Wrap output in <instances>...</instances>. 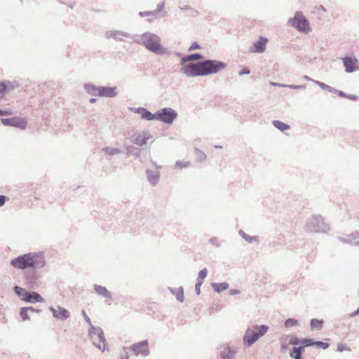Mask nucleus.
<instances>
[{
  "label": "nucleus",
  "mask_w": 359,
  "mask_h": 359,
  "mask_svg": "<svg viewBox=\"0 0 359 359\" xmlns=\"http://www.w3.org/2000/svg\"><path fill=\"white\" fill-rule=\"evenodd\" d=\"M81 314L83 316L86 323L90 325V328L91 325H93L92 324V322H91L90 318L88 316V315L86 314V313L84 310L81 311Z\"/></svg>",
  "instance_id": "49"
},
{
  "label": "nucleus",
  "mask_w": 359,
  "mask_h": 359,
  "mask_svg": "<svg viewBox=\"0 0 359 359\" xmlns=\"http://www.w3.org/2000/svg\"><path fill=\"white\" fill-rule=\"evenodd\" d=\"M196 49H201V46L197 42H194L189 48V51H192Z\"/></svg>",
  "instance_id": "54"
},
{
  "label": "nucleus",
  "mask_w": 359,
  "mask_h": 359,
  "mask_svg": "<svg viewBox=\"0 0 359 359\" xmlns=\"http://www.w3.org/2000/svg\"><path fill=\"white\" fill-rule=\"evenodd\" d=\"M134 43L144 46L148 51L156 55L161 46V37L153 32H146L140 35H133Z\"/></svg>",
  "instance_id": "3"
},
{
  "label": "nucleus",
  "mask_w": 359,
  "mask_h": 359,
  "mask_svg": "<svg viewBox=\"0 0 359 359\" xmlns=\"http://www.w3.org/2000/svg\"><path fill=\"white\" fill-rule=\"evenodd\" d=\"M7 200L8 197L4 195H0V207L3 206Z\"/></svg>",
  "instance_id": "57"
},
{
  "label": "nucleus",
  "mask_w": 359,
  "mask_h": 359,
  "mask_svg": "<svg viewBox=\"0 0 359 359\" xmlns=\"http://www.w3.org/2000/svg\"><path fill=\"white\" fill-rule=\"evenodd\" d=\"M240 293V290L237 289H232L229 290V294L230 295H236Z\"/></svg>",
  "instance_id": "60"
},
{
  "label": "nucleus",
  "mask_w": 359,
  "mask_h": 359,
  "mask_svg": "<svg viewBox=\"0 0 359 359\" xmlns=\"http://www.w3.org/2000/svg\"><path fill=\"white\" fill-rule=\"evenodd\" d=\"M152 137L148 130L136 132L129 137V140L137 146H144Z\"/></svg>",
  "instance_id": "9"
},
{
  "label": "nucleus",
  "mask_w": 359,
  "mask_h": 359,
  "mask_svg": "<svg viewBox=\"0 0 359 359\" xmlns=\"http://www.w3.org/2000/svg\"><path fill=\"white\" fill-rule=\"evenodd\" d=\"M298 325H299L298 321L296 319H294V318H288L285 322V326L287 328H290V327H292L293 326H297Z\"/></svg>",
  "instance_id": "38"
},
{
  "label": "nucleus",
  "mask_w": 359,
  "mask_h": 359,
  "mask_svg": "<svg viewBox=\"0 0 359 359\" xmlns=\"http://www.w3.org/2000/svg\"><path fill=\"white\" fill-rule=\"evenodd\" d=\"M358 315H359V311H358V310L356 309L355 311L350 314V316L353 318L357 316Z\"/></svg>",
  "instance_id": "64"
},
{
  "label": "nucleus",
  "mask_w": 359,
  "mask_h": 359,
  "mask_svg": "<svg viewBox=\"0 0 359 359\" xmlns=\"http://www.w3.org/2000/svg\"><path fill=\"white\" fill-rule=\"evenodd\" d=\"M168 290L171 292V294L175 296L176 299L180 302H183L184 299V288L180 286L178 288L168 287Z\"/></svg>",
  "instance_id": "24"
},
{
  "label": "nucleus",
  "mask_w": 359,
  "mask_h": 359,
  "mask_svg": "<svg viewBox=\"0 0 359 359\" xmlns=\"http://www.w3.org/2000/svg\"><path fill=\"white\" fill-rule=\"evenodd\" d=\"M313 82L316 83L318 86H320L323 90H327L330 88V86L325 84V83L318 81H313Z\"/></svg>",
  "instance_id": "51"
},
{
  "label": "nucleus",
  "mask_w": 359,
  "mask_h": 359,
  "mask_svg": "<svg viewBox=\"0 0 359 359\" xmlns=\"http://www.w3.org/2000/svg\"><path fill=\"white\" fill-rule=\"evenodd\" d=\"M269 329V326L266 325H252L248 326L243 338L245 346L250 347L262 337L265 335Z\"/></svg>",
  "instance_id": "4"
},
{
  "label": "nucleus",
  "mask_w": 359,
  "mask_h": 359,
  "mask_svg": "<svg viewBox=\"0 0 359 359\" xmlns=\"http://www.w3.org/2000/svg\"><path fill=\"white\" fill-rule=\"evenodd\" d=\"M348 99L351 100H358V96L357 95H351V94H347V97Z\"/></svg>",
  "instance_id": "61"
},
{
  "label": "nucleus",
  "mask_w": 359,
  "mask_h": 359,
  "mask_svg": "<svg viewBox=\"0 0 359 359\" xmlns=\"http://www.w3.org/2000/svg\"><path fill=\"white\" fill-rule=\"evenodd\" d=\"M13 114V111L11 109L4 110L0 109V116H10Z\"/></svg>",
  "instance_id": "53"
},
{
  "label": "nucleus",
  "mask_w": 359,
  "mask_h": 359,
  "mask_svg": "<svg viewBox=\"0 0 359 359\" xmlns=\"http://www.w3.org/2000/svg\"><path fill=\"white\" fill-rule=\"evenodd\" d=\"M250 69L247 67L243 68L241 71L239 72L238 75L243 76V75H247L250 74Z\"/></svg>",
  "instance_id": "56"
},
{
  "label": "nucleus",
  "mask_w": 359,
  "mask_h": 359,
  "mask_svg": "<svg viewBox=\"0 0 359 359\" xmlns=\"http://www.w3.org/2000/svg\"><path fill=\"white\" fill-rule=\"evenodd\" d=\"M194 154H195L197 161H199V162L204 161L207 158L206 154L203 151H201L197 148H196L194 149Z\"/></svg>",
  "instance_id": "35"
},
{
  "label": "nucleus",
  "mask_w": 359,
  "mask_h": 359,
  "mask_svg": "<svg viewBox=\"0 0 359 359\" xmlns=\"http://www.w3.org/2000/svg\"><path fill=\"white\" fill-rule=\"evenodd\" d=\"M238 233L242 237V238H243L245 241H247L249 243H255V242L257 243V242L259 241V237L258 236H249L247 233H245L241 229H240L238 231Z\"/></svg>",
  "instance_id": "29"
},
{
  "label": "nucleus",
  "mask_w": 359,
  "mask_h": 359,
  "mask_svg": "<svg viewBox=\"0 0 359 359\" xmlns=\"http://www.w3.org/2000/svg\"><path fill=\"white\" fill-rule=\"evenodd\" d=\"M226 63L217 60L205 59L191 62L181 68L180 71L187 77L205 76L215 74L226 67Z\"/></svg>",
  "instance_id": "1"
},
{
  "label": "nucleus",
  "mask_w": 359,
  "mask_h": 359,
  "mask_svg": "<svg viewBox=\"0 0 359 359\" xmlns=\"http://www.w3.org/2000/svg\"><path fill=\"white\" fill-rule=\"evenodd\" d=\"M270 85L272 86L285 88V84H282V83H276V82H273V81L270 82Z\"/></svg>",
  "instance_id": "58"
},
{
  "label": "nucleus",
  "mask_w": 359,
  "mask_h": 359,
  "mask_svg": "<svg viewBox=\"0 0 359 359\" xmlns=\"http://www.w3.org/2000/svg\"><path fill=\"white\" fill-rule=\"evenodd\" d=\"M203 57H204V56L201 53H199L187 55L183 56L180 59V65H182L183 67L187 65L188 64H187V63H188L189 62L202 60V59H203Z\"/></svg>",
  "instance_id": "21"
},
{
  "label": "nucleus",
  "mask_w": 359,
  "mask_h": 359,
  "mask_svg": "<svg viewBox=\"0 0 359 359\" xmlns=\"http://www.w3.org/2000/svg\"><path fill=\"white\" fill-rule=\"evenodd\" d=\"M45 299L42 297V296L36 292H29L27 291L26 296L24 299V302L31 303V304H36L38 302L42 303L44 302Z\"/></svg>",
  "instance_id": "19"
},
{
  "label": "nucleus",
  "mask_w": 359,
  "mask_h": 359,
  "mask_svg": "<svg viewBox=\"0 0 359 359\" xmlns=\"http://www.w3.org/2000/svg\"><path fill=\"white\" fill-rule=\"evenodd\" d=\"M191 165L190 161H177L174 165V169L182 170Z\"/></svg>",
  "instance_id": "33"
},
{
  "label": "nucleus",
  "mask_w": 359,
  "mask_h": 359,
  "mask_svg": "<svg viewBox=\"0 0 359 359\" xmlns=\"http://www.w3.org/2000/svg\"><path fill=\"white\" fill-rule=\"evenodd\" d=\"M315 346H316L319 348H321L323 349H327L329 347L330 344L327 342L316 341Z\"/></svg>",
  "instance_id": "43"
},
{
  "label": "nucleus",
  "mask_w": 359,
  "mask_h": 359,
  "mask_svg": "<svg viewBox=\"0 0 359 359\" xmlns=\"http://www.w3.org/2000/svg\"><path fill=\"white\" fill-rule=\"evenodd\" d=\"M203 283L196 281V285H195V290L198 295L201 293V286L202 285Z\"/></svg>",
  "instance_id": "55"
},
{
  "label": "nucleus",
  "mask_w": 359,
  "mask_h": 359,
  "mask_svg": "<svg viewBox=\"0 0 359 359\" xmlns=\"http://www.w3.org/2000/svg\"><path fill=\"white\" fill-rule=\"evenodd\" d=\"M88 335L94 346L102 351L105 350L107 341L101 327L91 325L88 331Z\"/></svg>",
  "instance_id": "7"
},
{
  "label": "nucleus",
  "mask_w": 359,
  "mask_h": 359,
  "mask_svg": "<svg viewBox=\"0 0 359 359\" xmlns=\"http://www.w3.org/2000/svg\"><path fill=\"white\" fill-rule=\"evenodd\" d=\"M43 252H33L20 255L11 262V264L18 269H38L46 266Z\"/></svg>",
  "instance_id": "2"
},
{
  "label": "nucleus",
  "mask_w": 359,
  "mask_h": 359,
  "mask_svg": "<svg viewBox=\"0 0 359 359\" xmlns=\"http://www.w3.org/2000/svg\"><path fill=\"white\" fill-rule=\"evenodd\" d=\"M13 290L15 293L22 300L24 301V299L26 296L27 290H26L25 288L21 287L20 286L15 285L13 287Z\"/></svg>",
  "instance_id": "32"
},
{
  "label": "nucleus",
  "mask_w": 359,
  "mask_h": 359,
  "mask_svg": "<svg viewBox=\"0 0 359 359\" xmlns=\"http://www.w3.org/2000/svg\"><path fill=\"white\" fill-rule=\"evenodd\" d=\"M177 117V112L170 107H165L156 111V120L164 123L172 124Z\"/></svg>",
  "instance_id": "8"
},
{
  "label": "nucleus",
  "mask_w": 359,
  "mask_h": 359,
  "mask_svg": "<svg viewBox=\"0 0 359 359\" xmlns=\"http://www.w3.org/2000/svg\"><path fill=\"white\" fill-rule=\"evenodd\" d=\"M84 89L89 95L98 96V90H100V86H97L92 83H86L84 85Z\"/></svg>",
  "instance_id": "26"
},
{
  "label": "nucleus",
  "mask_w": 359,
  "mask_h": 359,
  "mask_svg": "<svg viewBox=\"0 0 359 359\" xmlns=\"http://www.w3.org/2000/svg\"><path fill=\"white\" fill-rule=\"evenodd\" d=\"M116 87L100 86L99 97H114L117 95Z\"/></svg>",
  "instance_id": "20"
},
{
  "label": "nucleus",
  "mask_w": 359,
  "mask_h": 359,
  "mask_svg": "<svg viewBox=\"0 0 359 359\" xmlns=\"http://www.w3.org/2000/svg\"><path fill=\"white\" fill-rule=\"evenodd\" d=\"M338 239L344 243L359 245V231H354L346 236H340Z\"/></svg>",
  "instance_id": "18"
},
{
  "label": "nucleus",
  "mask_w": 359,
  "mask_h": 359,
  "mask_svg": "<svg viewBox=\"0 0 359 359\" xmlns=\"http://www.w3.org/2000/svg\"><path fill=\"white\" fill-rule=\"evenodd\" d=\"M285 88H289L290 89H304L306 88L305 85H290V84H285Z\"/></svg>",
  "instance_id": "45"
},
{
  "label": "nucleus",
  "mask_w": 359,
  "mask_h": 359,
  "mask_svg": "<svg viewBox=\"0 0 359 359\" xmlns=\"http://www.w3.org/2000/svg\"><path fill=\"white\" fill-rule=\"evenodd\" d=\"M146 174L149 182L152 185L155 186L158 184L160 178V173L158 171H152L150 170H146Z\"/></svg>",
  "instance_id": "22"
},
{
  "label": "nucleus",
  "mask_w": 359,
  "mask_h": 359,
  "mask_svg": "<svg viewBox=\"0 0 359 359\" xmlns=\"http://www.w3.org/2000/svg\"><path fill=\"white\" fill-rule=\"evenodd\" d=\"M4 82L6 83L8 90H14L19 86V83L16 81H5Z\"/></svg>",
  "instance_id": "39"
},
{
  "label": "nucleus",
  "mask_w": 359,
  "mask_h": 359,
  "mask_svg": "<svg viewBox=\"0 0 359 359\" xmlns=\"http://www.w3.org/2000/svg\"><path fill=\"white\" fill-rule=\"evenodd\" d=\"M236 354V351L230 347H226L220 352L222 359H234Z\"/></svg>",
  "instance_id": "25"
},
{
  "label": "nucleus",
  "mask_w": 359,
  "mask_h": 359,
  "mask_svg": "<svg viewBox=\"0 0 359 359\" xmlns=\"http://www.w3.org/2000/svg\"><path fill=\"white\" fill-rule=\"evenodd\" d=\"M139 14L141 17H146V16L154 17L156 15L155 12H154V11L140 12Z\"/></svg>",
  "instance_id": "47"
},
{
  "label": "nucleus",
  "mask_w": 359,
  "mask_h": 359,
  "mask_svg": "<svg viewBox=\"0 0 359 359\" xmlns=\"http://www.w3.org/2000/svg\"><path fill=\"white\" fill-rule=\"evenodd\" d=\"M300 343H302V340L296 337H292L289 341V344L292 345H299Z\"/></svg>",
  "instance_id": "48"
},
{
  "label": "nucleus",
  "mask_w": 359,
  "mask_h": 359,
  "mask_svg": "<svg viewBox=\"0 0 359 359\" xmlns=\"http://www.w3.org/2000/svg\"><path fill=\"white\" fill-rule=\"evenodd\" d=\"M304 231L309 233H327L329 231V226L322 216L313 215L306 220Z\"/></svg>",
  "instance_id": "5"
},
{
  "label": "nucleus",
  "mask_w": 359,
  "mask_h": 359,
  "mask_svg": "<svg viewBox=\"0 0 359 359\" xmlns=\"http://www.w3.org/2000/svg\"><path fill=\"white\" fill-rule=\"evenodd\" d=\"M323 320H318L316 318H313L311 320V327L312 330H321L323 327Z\"/></svg>",
  "instance_id": "34"
},
{
  "label": "nucleus",
  "mask_w": 359,
  "mask_h": 359,
  "mask_svg": "<svg viewBox=\"0 0 359 359\" xmlns=\"http://www.w3.org/2000/svg\"><path fill=\"white\" fill-rule=\"evenodd\" d=\"M208 275V270L206 268L203 269L198 273L197 281L203 283L204 279L206 278Z\"/></svg>",
  "instance_id": "36"
},
{
  "label": "nucleus",
  "mask_w": 359,
  "mask_h": 359,
  "mask_svg": "<svg viewBox=\"0 0 359 359\" xmlns=\"http://www.w3.org/2000/svg\"><path fill=\"white\" fill-rule=\"evenodd\" d=\"M36 270L31 269L25 273V283L29 289H34L38 284L39 275Z\"/></svg>",
  "instance_id": "13"
},
{
  "label": "nucleus",
  "mask_w": 359,
  "mask_h": 359,
  "mask_svg": "<svg viewBox=\"0 0 359 359\" xmlns=\"http://www.w3.org/2000/svg\"><path fill=\"white\" fill-rule=\"evenodd\" d=\"M49 310L52 312L53 317L57 319L64 320L69 317V312L60 306H57L56 308L50 306Z\"/></svg>",
  "instance_id": "17"
},
{
  "label": "nucleus",
  "mask_w": 359,
  "mask_h": 359,
  "mask_svg": "<svg viewBox=\"0 0 359 359\" xmlns=\"http://www.w3.org/2000/svg\"><path fill=\"white\" fill-rule=\"evenodd\" d=\"M287 24L299 32L306 34L311 30L309 22L302 11H297L294 16L288 20Z\"/></svg>",
  "instance_id": "6"
},
{
  "label": "nucleus",
  "mask_w": 359,
  "mask_h": 359,
  "mask_svg": "<svg viewBox=\"0 0 359 359\" xmlns=\"http://www.w3.org/2000/svg\"><path fill=\"white\" fill-rule=\"evenodd\" d=\"M102 151L109 156L118 155L122 153V151L120 149L111 147H103L102 149Z\"/></svg>",
  "instance_id": "30"
},
{
  "label": "nucleus",
  "mask_w": 359,
  "mask_h": 359,
  "mask_svg": "<svg viewBox=\"0 0 359 359\" xmlns=\"http://www.w3.org/2000/svg\"><path fill=\"white\" fill-rule=\"evenodd\" d=\"M0 120L1 123L4 126H13L21 130L25 129L27 126V122L25 120L18 116L11 118H2Z\"/></svg>",
  "instance_id": "10"
},
{
  "label": "nucleus",
  "mask_w": 359,
  "mask_h": 359,
  "mask_svg": "<svg viewBox=\"0 0 359 359\" xmlns=\"http://www.w3.org/2000/svg\"><path fill=\"white\" fill-rule=\"evenodd\" d=\"M164 6H165L164 2H161V3L158 4L157 6V8L155 11H154V12H155V15L163 11V9L164 8Z\"/></svg>",
  "instance_id": "52"
},
{
  "label": "nucleus",
  "mask_w": 359,
  "mask_h": 359,
  "mask_svg": "<svg viewBox=\"0 0 359 359\" xmlns=\"http://www.w3.org/2000/svg\"><path fill=\"white\" fill-rule=\"evenodd\" d=\"M211 286L213 287L214 290L217 292L220 293L222 291H224L227 290L229 287V285L226 282L223 283H212Z\"/></svg>",
  "instance_id": "27"
},
{
  "label": "nucleus",
  "mask_w": 359,
  "mask_h": 359,
  "mask_svg": "<svg viewBox=\"0 0 359 359\" xmlns=\"http://www.w3.org/2000/svg\"><path fill=\"white\" fill-rule=\"evenodd\" d=\"M180 9H181V10H188V11H191V12H193L196 15H200L199 12H198L197 10H196V9L193 8L192 7H191V6H189V5H185V6H183V7H180Z\"/></svg>",
  "instance_id": "44"
},
{
  "label": "nucleus",
  "mask_w": 359,
  "mask_h": 359,
  "mask_svg": "<svg viewBox=\"0 0 359 359\" xmlns=\"http://www.w3.org/2000/svg\"><path fill=\"white\" fill-rule=\"evenodd\" d=\"M315 341L311 339L305 338L302 339V344L304 345L303 346H315Z\"/></svg>",
  "instance_id": "42"
},
{
  "label": "nucleus",
  "mask_w": 359,
  "mask_h": 359,
  "mask_svg": "<svg viewBox=\"0 0 359 359\" xmlns=\"http://www.w3.org/2000/svg\"><path fill=\"white\" fill-rule=\"evenodd\" d=\"M337 94L339 96L341 97H347V94L343 91H341V90H339L337 91Z\"/></svg>",
  "instance_id": "63"
},
{
  "label": "nucleus",
  "mask_w": 359,
  "mask_h": 359,
  "mask_svg": "<svg viewBox=\"0 0 359 359\" xmlns=\"http://www.w3.org/2000/svg\"><path fill=\"white\" fill-rule=\"evenodd\" d=\"M268 39L264 36H260L259 40L254 42L252 46L250 48V52L262 53L266 50V43Z\"/></svg>",
  "instance_id": "16"
},
{
  "label": "nucleus",
  "mask_w": 359,
  "mask_h": 359,
  "mask_svg": "<svg viewBox=\"0 0 359 359\" xmlns=\"http://www.w3.org/2000/svg\"><path fill=\"white\" fill-rule=\"evenodd\" d=\"M20 316L22 320H29L28 309L27 307H22L20 309Z\"/></svg>",
  "instance_id": "37"
},
{
  "label": "nucleus",
  "mask_w": 359,
  "mask_h": 359,
  "mask_svg": "<svg viewBox=\"0 0 359 359\" xmlns=\"http://www.w3.org/2000/svg\"><path fill=\"white\" fill-rule=\"evenodd\" d=\"M94 290L97 294L107 299H111V292L105 287L95 284L94 285Z\"/></svg>",
  "instance_id": "23"
},
{
  "label": "nucleus",
  "mask_w": 359,
  "mask_h": 359,
  "mask_svg": "<svg viewBox=\"0 0 359 359\" xmlns=\"http://www.w3.org/2000/svg\"><path fill=\"white\" fill-rule=\"evenodd\" d=\"M209 242L215 245L216 248H219L220 246V242L217 237H212L209 240Z\"/></svg>",
  "instance_id": "46"
},
{
  "label": "nucleus",
  "mask_w": 359,
  "mask_h": 359,
  "mask_svg": "<svg viewBox=\"0 0 359 359\" xmlns=\"http://www.w3.org/2000/svg\"><path fill=\"white\" fill-rule=\"evenodd\" d=\"M126 347H123V350L125 351V353L123 355H121L120 356V358L119 359H129L128 358V353L126 352Z\"/></svg>",
  "instance_id": "62"
},
{
  "label": "nucleus",
  "mask_w": 359,
  "mask_h": 359,
  "mask_svg": "<svg viewBox=\"0 0 359 359\" xmlns=\"http://www.w3.org/2000/svg\"><path fill=\"white\" fill-rule=\"evenodd\" d=\"M304 346L294 347L292 348L290 353V355L294 359H303L302 354L304 351Z\"/></svg>",
  "instance_id": "28"
},
{
  "label": "nucleus",
  "mask_w": 359,
  "mask_h": 359,
  "mask_svg": "<svg viewBox=\"0 0 359 359\" xmlns=\"http://www.w3.org/2000/svg\"><path fill=\"white\" fill-rule=\"evenodd\" d=\"M129 109L136 114H138L141 116V118L144 120L147 121H152V120H156V112L154 114H152L151 111H149L148 109H147L144 107H130Z\"/></svg>",
  "instance_id": "14"
},
{
  "label": "nucleus",
  "mask_w": 359,
  "mask_h": 359,
  "mask_svg": "<svg viewBox=\"0 0 359 359\" xmlns=\"http://www.w3.org/2000/svg\"><path fill=\"white\" fill-rule=\"evenodd\" d=\"M272 124L276 128L282 132L287 130L290 128L288 124L278 120L273 121Z\"/></svg>",
  "instance_id": "31"
},
{
  "label": "nucleus",
  "mask_w": 359,
  "mask_h": 359,
  "mask_svg": "<svg viewBox=\"0 0 359 359\" xmlns=\"http://www.w3.org/2000/svg\"><path fill=\"white\" fill-rule=\"evenodd\" d=\"M8 91L6 83L4 81L0 82V97H3L4 94Z\"/></svg>",
  "instance_id": "41"
},
{
  "label": "nucleus",
  "mask_w": 359,
  "mask_h": 359,
  "mask_svg": "<svg viewBox=\"0 0 359 359\" xmlns=\"http://www.w3.org/2000/svg\"><path fill=\"white\" fill-rule=\"evenodd\" d=\"M129 349L133 351L135 355L147 356L149 354L148 341L147 339L132 344Z\"/></svg>",
  "instance_id": "11"
},
{
  "label": "nucleus",
  "mask_w": 359,
  "mask_h": 359,
  "mask_svg": "<svg viewBox=\"0 0 359 359\" xmlns=\"http://www.w3.org/2000/svg\"><path fill=\"white\" fill-rule=\"evenodd\" d=\"M105 36L108 39L113 38L116 41H123V39L122 37L130 38L133 39V35L121 30H109L106 32Z\"/></svg>",
  "instance_id": "15"
},
{
  "label": "nucleus",
  "mask_w": 359,
  "mask_h": 359,
  "mask_svg": "<svg viewBox=\"0 0 359 359\" xmlns=\"http://www.w3.org/2000/svg\"><path fill=\"white\" fill-rule=\"evenodd\" d=\"M345 350H349V348L344 344H342V343L338 344L337 348V351L342 352Z\"/></svg>",
  "instance_id": "50"
},
{
  "label": "nucleus",
  "mask_w": 359,
  "mask_h": 359,
  "mask_svg": "<svg viewBox=\"0 0 359 359\" xmlns=\"http://www.w3.org/2000/svg\"><path fill=\"white\" fill-rule=\"evenodd\" d=\"M172 54V51L168 48L163 47L162 45L160 46L156 55H170Z\"/></svg>",
  "instance_id": "40"
},
{
  "label": "nucleus",
  "mask_w": 359,
  "mask_h": 359,
  "mask_svg": "<svg viewBox=\"0 0 359 359\" xmlns=\"http://www.w3.org/2000/svg\"><path fill=\"white\" fill-rule=\"evenodd\" d=\"M27 308L28 309V311H30V312H34V313H40L41 312L40 309L34 308L32 306H29V307H27Z\"/></svg>",
  "instance_id": "59"
},
{
  "label": "nucleus",
  "mask_w": 359,
  "mask_h": 359,
  "mask_svg": "<svg viewBox=\"0 0 359 359\" xmlns=\"http://www.w3.org/2000/svg\"><path fill=\"white\" fill-rule=\"evenodd\" d=\"M342 60L346 73H353L359 70V60L356 57H345Z\"/></svg>",
  "instance_id": "12"
}]
</instances>
